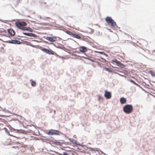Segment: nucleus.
Returning <instances> with one entry per match:
<instances>
[{
  "mask_svg": "<svg viewBox=\"0 0 155 155\" xmlns=\"http://www.w3.org/2000/svg\"><path fill=\"white\" fill-rule=\"evenodd\" d=\"M96 62L97 63V65L100 67H102V64L101 63L99 62L98 61H96Z\"/></svg>",
  "mask_w": 155,
  "mask_h": 155,
  "instance_id": "nucleus-39",
  "label": "nucleus"
},
{
  "mask_svg": "<svg viewBox=\"0 0 155 155\" xmlns=\"http://www.w3.org/2000/svg\"><path fill=\"white\" fill-rule=\"evenodd\" d=\"M149 73L153 77H155V73L151 70L149 71Z\"/></svg>",
  "mask_w": 155,
  "mask_h": 155,
  "instance_id": "nucleus-29",
  "label": "nucleus"
},
{
  "mask_svg": "<svg viewBox=\"0 0 155 155\" xmlns=\"http://www.w3.org/2000/svg\"><path fill=\"white\" fill-rule=\"evenodd\" d=\"M25 130H24L21 129L20 130H17V132L19 133H22L23 132H25Z\"/></svg>",
  "mask_w": 155,
  "mask_h": 155,
  "instance_id": "nucleus-32",
  "label": "nucleus"
},
{
  "mask_svg": "<svg viewBox=\"0 0 155 155\" xmlns=\"http://www.w3.org/2000/svg\"><path fill=\"white\" fill-rule=\"evenodd\" d=\"M103 68L104 69H105V70L107 71H108V72H111V73H112V72H113V71L111 70L110 69V68H107V67H106V66H104L103 67Z\"/></svg>",
  "mask_w": 155,
  "mask_h": 155,
  "instance_id": "nucleus-22",
  "label": "nucleus"
},
{
  "mask_svg": "<svg viewBox=\"0 0 155 155\" xmlns=\"http://www.w3.org/2000/svg\"><path fill=\"white\" fill-rule=\"evenodd\" d=\"M68 139L69 141L74 144H75L76 142H77V140H75L74 139L71 138H68Z\"/></svg>",
  "mask_w": 155,
  "mask_h": 155,
  "instance_id": "nucleus-18",
  "label": "nucleus"
},
{
  "mask_svg": "<svg viewBox=\"0 0 155 155\" xmlns=\"http://www.w3.org/2000/svg\"><path fill=\"white\" fill-rule=\"evenodd\" d=\"M54 27L55 28L54 29L61 30V29H60V28H58V26H57L56 25H54Z\"/></svg>",
  "mask_w": 155,
  "mask_h": 155,
  "instance_id": "nucleus-44",
  "label": "nucleus"
},
{
  "mask_svg": "<svg viewBox=\"0 0 155 155\" xmlns=\"http://www.w3.org/2000/svg\"><path fill=\"white\" fill-rule=\"evenodd\" d=\"M116 60H117L116 59L115 60H112L110 62H111V63L114 64H115Z\"/></svg>",
  "mask_w": 155,
  "mask_h": 155,
  "instance_id": "nucleus-36",
  "label": "nucleus"
},
{
  "mask_svg": "<svg viewBox=\"0 0 155 155\" xmlns=\"http://www.w3.org/2000/svg\"><path fill=\"white\" fill-rule=\"evenodd\" d=\"M5 42L12 44L20 45L21 42L16 39H12L5 41Z\"/></svg>",
  "mask_w": 155,
  "mask_h": 155,
  "instance_id": "nucleus-4",
  "label": "nucleus"
},
{
  "mask_svg": "<svg viewBox=\"0 0 155 155\" xmlns=\"http://www.w3.org/2000/svg\"><path fill=\"white\" fill-rule=\"evenodd\" d=\"M25 31L29 32H32L33 31V30L30 27H27L25 28Z\"/></svg>",
  "mask_w": 155,
  "mask_h": 155,
  "instance_id": "nucleus-17",
  "label": "nucleus"
},
{
  "mask_svg": "<svg viewBox=\"0 0 155 155\" xmlns=\"http://www.w3.org/2000/svg\"><path fill=\"white\" fill-rule=\"evenodd\" d=\"M57 44H58L57 45H56L54 44H53V45L55 47L57 48H59V49H62V47H63L62 46L59 45L60 44L59 43H58Z\"/></svg>",
  "mask_w": 155,
  "mask_h": 155,
  "instance_id": "nucleus-21",
  "label": "nucleus"
},
{
  "mask_svg": "<svg viewBox=\"0 0 155 155\" xmlns=\"http://www.w3.org/2000/svg\"><path fill=\"white\" fill-rule=\"evenodd\" d=\"M15 26L19 29L21 27V26L20 21H16L15 23Z\"/></svg>",
  "mask_w": 155,
  "mask_h": 155,
  "instance_id": "nucleus-15",
  "label": "nucleus"
},
{
  "mask_svg": "<svg viewBox=\"0 0 155 155\" xmlns=\"http://www.w3.org/2000/svg\"><path fill=\"white\" fill-rule=\"evenodd\" d=\"M65 32L68 35L71 36V35L72 33L71 31L69 30H66L65 31Z\"/></svg>",
  "mask_w": 155,
  "mask_h": 155,
  "instance_id": "nucleus-28",
  "label": "nucleus"
},
{
  "mask_svg": "<svg viewBox=\"0 0 155 155\" xmlns=\"http://www.w3.org/2000/svg\"><path fill=\"white\" fill-rule=\"evenodd\" d=\"M94 52L95 53H97L101 54H105V53L104 51H94Z\"/></svg>",
  "mask_w": 155,
  "mask_h": 155,
  "instance_id": "nucleus-31",
  "label": "nucleus"
},
{
  "mask_svg": "<svg viewBox=\"0 0 155 155\" xmlns=\"http://www.w3.org/2000/svg\"><path fill=\"white\" fill-rule=\"evenodd\" d=\"M133 109V107L132 104H127L123 107V111L127 114H130Z\"/></svg>",
  "mask_w": 155,
  "mask_h": 155,
  "instance_id": "nucleus-3",
  "label": "nucleus"
},
{
  "mask_svg": "<svg viewBox=\"0 0 155 155\" xmlns=\"http://www.w3.org/2000/svg\"><path fill=\"white\" fill-rule=\"evenodd\" d=\"M52 137H51V138H46L45 140L47 141H48V143L50 144L51 145V142L52 143V141H53V139L52 138Z\"/></svg>",
  "mask_w": 155,
  "mask_h": 155,
  "instance_id": "nucleus-16",
  "label": "nucleus"
},
{
  "mask_svg": "<svg viewBox=\"0 0 155 155\" xmlns=\"http://www.w3.org/2000/svg\"><path fill=\"white\" fill-rule=\"evenodd\" d=\"M71 36L77 39H80L81 37L78 34L72 33Z\"/></svg>",
  "mask_w": 155,
  "mask_h": 155,
  "instance_id": "nucleus-14",
  "label": "nucleus"
},
{
  "mask_svg": "<svg viewBox=\"0 0 155 155\" xmlns=\"http://www.w3.org/2000/svg\"><path fill=\"white\" fill-rule=\"evenodd\" d=\"M103 99V97L102 96H101L100 95H98V101H100L101 100H102Z\"/></svg>",
  "mask_w": 155,
  "mask_h": 155,
  "instance_id": "nucleus-33",
  "label": "nucleus"
},
{
  "mask_svg": "<svg viewBox=\"0 0 155 155\" xmlns=\"http://www.w3.org/2000/svg\"><path fill=\"white\" fill-rule=\"evenodd\" d=\"M105 20L106 22L109 25H110L111 28H118L116 22L113 20L111 17L107 16Z\"/></svg>",
  "mask_w": 155,
  "mask_h": 155,
  "instance_id": "nucleus-2",
  "label": "nucleus"
},
{
  "mask_svg": "<svg viewBox=\"0 0 155 155\" xmlns=\"http://www.w3.org/2000/svg\"><path fill=\"white\" fill-rule=\"evenodd\" d=\"M120 101L121 104H124L126 103L127 99L125 97H122L120 98Z\"/></svg>",
  "mask_w": 155,
  "mask_h": 155,
  "instance_id": "nucleus-13",
  "label": "nucleus"
},
{
  "mask_svg": "<svg viewBox=\"0 0 155 155\" xmlns=\"http://www.w3.org/2000/svg\"><path fill=\"white\" fill-rule=\"evenodd\" d=\"M12 130L13 131H16V132H17V129H15V128H12Z\"/></svg>",
  "mask_w": 155,
  "mask_h": 155,
  "instance_id": "nucleus-59",
  "label": "nucleus"
},
{
  "mask_svg": "<svg viewBox=\"0 0 155 155\" xmlns=\"http://www.w3.org/2000/svg\"><path fill=\"white\" fill-rule=\"evenodd\" d=\"M70 39H71V40H73V41H74V42H75V43H77L78 44V43L76 41H74V40H73V39H71V38H70Z\"/></svg>",
  "mask_w": 155,
  "mask_h": 155,
  "instance_id": "nucleus-61",
  "label": "nucleus"
},
{
  "mask_svg": "<svg viewBox=\"0 0 155 155\" xmlns=\"http://www.w3.org/2000/svg\"><path fill=\"white\" fill-rule=\"evenodd\" d=\"M92 30V31H91L89 32V33H90V34H92V33H93V31H94V30Z\"/></svg>",
  "mask_w": 155,
  "mask_h": 155,
  "instance_id": "nucleus-60",
  "label": "nucleus"
},
{
  "mask_svg": "<svg viewBox=\"0 0 155 155\" xmlns=\"http://www.w3.org/2000/svg\"><path fill=\"white\" fill-rule=\"evenodd\" d=\"M43 132L49 136H52L54 135H60V134L62 135L64 137H66L65 135L63 133L59 131L58 130L53 129H51L48 130H44Z\"/></svg>",
  "mask_w": 155,
  "mask_h": 155,
  "instance_id": "nucleus-1",
  "label": "nucleus"
},
{
  "mask_svg": "<svg viewBox=\"0 0 155 155\" xmlns=\"http://www.w3.org/2000/svg\"><path fill=\"white\" fill-rule=\"evenodd\" d=\"M36 24L41 25H42L43 26H44V25L50 26V24L48 23H37Z\"/></svg>",
  "mask_w": 155,
  "mask_h": 155,
  "instance_id": "nucleus-23",
  "label": "nucleus"
},
{
  "mask_svg": "<svg viewBox=\"0 0 155 155\" xmlns=\"http://www.w3.org/2000/svg\"><path fill=\"white\" fill-rule=\"evenodd\" d=\"M43 38H45L50 42H53L57 40L56 37L54 36L53 37L50 36H43Z\"/></svg>",
  "mask_w": 155,
  "mask_h": 155,
  "instance_id": "nucleus-5",
  "label": "nucleus"
},
{
  "mask_svg": "<svg viewBox=\"0 0 155 155\" xmlns=\"http://www.w3.org/2000/svg\"><path fill=\"white\" fill-rule=\"evenodd\" d=\"M81 57L83 58H84V59H89L88 58H87V57H85L84 56H82Z\"/></svg>",
  "mask_w": 155,
  "mask_h": 155,
  "instance_id": "nucleus-52",
  "label": "nucleus"
},
{
  "mask_svg": "<svg viewBox=\"0 0 155 155\" xmlns=\"http://www.w3.org/2000/svg\"><path fill=\"white\" fill-rule=\"evenodd\" d=\"M53 111V110L52 109L51 110H50V111H49V113H51Z\"/></svg>",
  "mask_w": 155,
  "mask_h": 155,
  "instance_id": "nucleus-62",
  "label": "nucleus"
},
{
  "mask_svg": "<svg viewBox=\"0 0 155 155\" xmlns=\"http://www.w3.org/2000/svg\"><path fill=\"white\" fill-rule=\"evenodd\" d=\"M68 48H69L71 50H74L76 49V48H74L70 46L68 47Z\"/></svg>",
  "mask_w": 155,
  "mask_h": 155,
  "instance_id": "nucleus-54",
  "label": "nucleus"
},
{
  "mask_svg": "<svg viewBox=\"0 0 155 155\" xmlns=\"http://www.w3.org/2000/svg\"><path fill=\"white\" fill-rule=\"evenodd\" d=\"M23 34L26 36L30 37H34L35 38H37L39 37L37 35H36L35 33H27V32H23Z\"/></svg>",
  "mask_w": 155,
  "mask_h": 155,
  "instance_id": "nucleus-6",
  "label": "nucleus"
},
{
  "mask_svg": "<svg viewBox=\"0 0 155 155\" xmlns=\"http://www.w3.org/2000/svg\"><path fill=\"white\" fill-rule=\"evenodd\" d=\"M21 23V25L22 26H26L27 25V24L26 22L24 21H20Z\"/></svg>",
  "mask_w": 155,
  "mask_h": 155,
  "instance_id": "nucleus-30",
  "label": "nucleus"
},
{
  "mask_svg": "<svg viewBox=\"0 0 155 155\" xmlns=\"http://www.w3.org/2000/svg\"><path fill=\"white\" fill-rule=\"evenodd\" d=\"M54 152L56 154H58L59 155H62V154L61 153H59L57 151H54Z\"/></svg>",
  "mask_w": 155,
  "mask_h": 155,
  "instance_id": "nucleus-47",
  "label": "nucleus"
},
{
  "mask_svg": "<svg viewBox=\"0 0 155 155\" xmlns=\"http://www.w3.org/2000/svg\"><path fill=\"white\" fill-rule=\"evenodd\" d=\"M2 130H5V132L6 133H7V132H9V131L8 130L7 128L6 127H4L3 128H2Z\"/></svg>",
  "mask_w": 155,
  "mask_h": 155,
  "instance_id": "nucleus-40",
  "label": "nucleus"
},
{
  "mask_svg": "<svg viewBox=\"0 0 155 155\" xmlns=\"http://www.w3.org/2000/svg\"><path fill=\"white\" fill-rule=\"evenodd\" d=\"M53 139V141H52V144L57 145V146H61L63 144V143L61 142L58 140H57L55 139L53 137H52Z\"/></svg>",
  "mask_w": 155,
  "mask_h": 155,
  "instance_id": "nucleus-9",
  "label": "nucleus"
},
{
  "mask_svg": "<svg viewBox=\"0 0 155 155\" xmlns=\"http://www.w3.org/2000/svg\"><path fill=\"white\" fill-rule=\"evenodd\" d=\"M54 51H52V50L51 49H49L48 50L47 54H53V55L54 52Z\"/></svg>",
  "mask_w": 155,
  "mask_h": 155,
  "instance_id": "nucleus-25",
  "label": "nucleus"
},
{
  "mask_svg": "<svg viewBox=\"0 0 155 155\" xmlns=\"http://www.w3.org/2000/svg\"><path fill=\"white\" fill-rule=\"evenodd\" d=\"M23 97L25 99H27L29 97V95L27 93H24L23 95Z\"/></svg>",
  "mask_w": 155,
  "mask_h": 155,
  "instance_id": "nucleus-27",
  "label": "nucleus"
},
{
  "mask_svg": "<svg viewBox=\"0 0 155 155\" xmlns=\"http://www.w3.org/2000/svg\"><path fill=\"white\" fill-rule=\"evenodd\" d=\"M7 133L8 134V135H9V136H13L14 137H16L15 136H13V135L12 134H10L9 133V132H7V133Z\"/></svg>",
  "mask_w": 155,
  "mask_h": 155,
  "instance_id": "nucleus-50",
  "label": "nucleus"
},
{
  "mask_svg": "<svg viewBox=\"0 0 155 155\" xmlns=\"http://www.w3.org/2000/svg\"><path fill=\"white\" fill-rule=\"evenodd\" d=\"M74 56H76V57H80V58H77V59H79V60H82V61H83V60L82 59H81V56H79V55H78L76 54H74Z\"/></svg>",
  "mask_w": 155,
  "mask_h": 155,
  "instance_id": "nucleus-38",
  "label": "nucleus"
},
{
  "mask_svg": "<svg viewBox=\"0 0 155 155\" xmlns=\"http://www.w3.org/2000/svg\"><path fill=\"white\" fill-rule=\"evenodd\" d=\"M104 96L106 99H110L111 97V92L110 91H108L107 90H105Z\"/></svg>",
  "mask_w": 155,
  "mask_h": 155,
  "instance_id": "nucleus-7",
  "label": "nucleus"
},
{
  "mask_svg": "<svg viewBox=\"0 0 155 155\" xmlns=\"http://www.w3.org/2000/svg\"><path fill=\"white\" fill-rule=\"evenodd\" d=\"M30 81L31 82V85L32 86L34 87L36 85V83L35 81L32 79H30Z\"/></svg>",
  "mask_w": 155,
  "mask_h": 155,
  "instance_id": "nucleus-24",
  "label": "nucleus"
},
{
  "mask_svg": "<svg viewBox=\"0 0 155 155\" xmlns=\"http://www.w3.org/2000/svg\"><path fill=\"white\" fill-rule=\"evenodd\" d=\"M48 18H50L49 17H46L44 19H48Z\"/></svg>",
  "mask_w": 155,
  "mask_h": 155,
  "instance_id": "nucleus-63",
  "label": "nucleus"
},
{
  "mask_svg": "<svg viewBox=\"0 0 155 155\" xmlns=\"http://www.w3.org/2000/svg\"><path fill=\"white\" fill-rule=\"evenodd\" d=\"M73 53H78V54L80 53L79 51H73Z\"/></svg>",
  "mask_w": 155,
  "mask_h": 155,
  "instance_id": "nucleus-51",
  "label": "nucleus"
},
{
  "mask_svg": "<svg viewBox=\"0 0 155 155\" xmlns=\"http://www.w3.org/2000/svg\"><path fill=\"white\" fill-rule=\"evenodd\" d=\"M28 133H31L33 132L31 130H28Z\"/></svg>",
  "mask_w": 155,
  "mask_h": 155,
  "instance_id": "nucleus-56",
  "label": "nucleus"
},
{
  "mask_svg": "<svg viewBox=\"0 0 155 155\" xmlns=\"http://www.w3.org/2000/svg\"><path fill=\"white\" fill-rule=\"evenodd\" d=\"M32 41H35V42H39V41H38V40H35V39H33V40H31Z\"/></svg>",
  "mask_w": 155,
  "mask_h": 155,
  "instance_id": "nucleus-53",
  "label": "nucleus"
},
{
  "mask_svg": "<svg viewBox=\"0 0 155 155\" xmlns=\"http://www.w3.org/2000/svg\"><path fill=\"white\" fill-rule=\"evenodd\" d=\"M7 31L8 34L10 35L13 36L15 35V31L12 28L8 29Z\"/></svg>",
  "mask_w": 155,
  "mask_h": 155,
  "instance_id": "nucleus-10",
  "label": "nucleus"
},
{
  "mask_svg": "<svg viewBox=\"0 0 155 155\" xmlns=\"http://www.w3.org/2000/svg\"><path fill=\"white\" fill-rule=\"evenodd\" d=\"M3 29V31H1V32H5V33H6V31L4 29Z\"/></svg>",
  "mask_w": 155,
  "mask_h": 155,
  "instance_id": "nucleus-55",
  "label": "nucleus"
},
{
  "mask_svg": "<svg viewBox=\"0 0 155 155\" xmlns=\"http://www.w3.org/2000/svg\"><path fill=\"white\" fill-rule=\"evenodd\" d=\"M3 109V108L2 107H0V110H2Z\"/></svg>",
  "mask_w": 155,
  "mask_h": 155,
  "instance_id": "nucleus-64",
  "label": "nucleus"
},
{
  "mask_svg": "<svg viewBox=\"0 0 155 155\" xmlns=\"http://www.w3.org/2000/svg\"><path fill=\"white\" fill-rule=\"evenodd\" d=\"M58 18L61 19V20H62L64 22L66 23L65 21L62 19V18L60 16H58Z\"/></svg>",
  "mask_w": 155,
  "mask_h": 155,
  "instance_id": "nucleus-48",
  "label": "nucleus"
},
{
  "mask_svg": "<svg viewBox=\"0 0 155 155\" xmlns=\"http://www.w3.org/2000/svg\"><path fill=\"white\" fill-rule=\"evenodd\" d=\"M39 3H40V4H42V3H43L45 5H46V2H41L40 1H39Z\"/></svg>",
  "mask_w": 155,
  "mask_h": 155,
  "instance_id": "nucleus-57",
  "label": "nucleus"
},
{
  "mask_svg": "<svg viewBox=\"0 0 155 155\" xmlns=\"http://www.w3.org/2000/svg\"><path fill=\"white\" fill-rule=\"evenodd\" d=\"M86 147L87 148L89 149H90V150L93 151L95 150H97V148H93L90 147H88L87 146Z\"/></svg>",
  "mask_w": 155,
  "mask_h": 155,
  "instance_id": "nucleus-26",
  "label": "nucleus"
},
{
  "mask_svg": "<svg viewBox=\"0 0 155 155\" xmlns=\"http://www.w3.org/2000/svg\"><path fill=\"white\" fill-rule=\"evenodd\" d=\"M115 65L122 68H124L126 66L125 65L121 63L120 61H118L117 59L116 60Z\"/></svg>",
  "mask_w": 155,
  "mask_h": 155,
  "instance_id": "nucleus-11",
  "label": "nucleus"
},
{
  "mask_svg": "<svg viewBox=\"0 0 155 155\" xmlns=\"http://www.w3.org/2000/svg\"><path fill=\"white\" fill-rule=\"evenodd\" d=\"M63 143V144H64L65 145H69L70 144V143L68 142H62Z\"/></svg>",
  "mask_w": 155,
  "mask_h": 155,
  "instance_id": "nucleus-41",
  "label": "nucleus"
},
{
  "mask_svg": "<svg viewBox=\"0 0 155 155\" xmlns=\"http://www.w3.org/2000/svg\"><path fill=\"white\" fill-rule=\"evenodd\" d=\"M25 41V42H26V44L28 45H29V46H31L33 48L35 47V45H33L30 42H29L28 41Z\"/></svg>",
  "mask_w": 155,
  "mask_h": 155,
  "instance_id": "nucleus-20",
  "label": "nucleus"
},
{
  "mask_svg": "<svg viewBox=\"0 0 155 155\" xmlns=\"http://www.w3.org/2000/svg\"><path fill=\"white\" fill-rule=\"evenodd\" d=\"M53 55H55L57 57H61L59 55L55 52H54Z\"/></svg>",
  "mask_w": 155,
  "mask_h": 155,
  "instance_id": "nucleus-43",
  "label": "nucleus"
},
{
  "mask_svg": "<svg viewBox=\"0 0 155 155\" xmlns=\"http://www.w3.org/2000/svg\"><path fill=\"white\" fill-rule=\"evenodd\" d=\"M75 144H76V145H79L80 146H81L82 147H86V145H81L79 143H77V142H76V143Z\"/></svg>",
  "mask_w": 155,
  "mask_h": 155,
  "instance_id": "nucleus-35",
  "label": "nucleus"
},
{
  "mask_svg": "<svg viewBox=\"0 0 155 155\" xmlns=\"http://www.w3.org/2000/svg\"><path fill=\"white\" fill-rule=\"evenodd\" d=\"M81 39L83 41H85L87 42H89V40L87 38H81Z\"/></svg>",
  "mask_w": 155,
  "mask_h": 155,
  "instance_id": "nucleus-34",
  "label": "nucleus"
},
{
  "mask_svg": "<svg viewBox=\"0 0 155 155\" xmlns=\"http://www.w3.org/2000/svg\"><path fill=\"white\" fill-rule=\"evenodd\" d=\"M128 80L131 82L133 84H134L136 86H137L138 87H139L140 88H142V87H141V86L139 85L136 82L134 81L133 80L131 79H128Z\"/></svg>",
  "mask_w": 155,
  "mask_h": 155,
  "instance_id": "nucleus-12",
  "label": "nucleus"
},
{
  "mask_svg": "<svg viewBox=\"0 0 155 155\" xmlns=\"http://www.w3.org/2000/svg\"><path fill=\"white\" fill-rule=\"evenodd\" d=\"M25 27H21L19 29L23 31H25Z\"/></svg>",
  "mask_w": 155,
  "mask_h": 155,
  "instance_id": "nucleus-42",
  "label": "nucleus"
},
{
  "mask_svg": "<svg viewBox=\"0 0 155 155\" xmlns=\"http://www.w3.org/2000/svg\"><path fill=\"white\" fill-rule=\"evenodd\" d=\"M62 155H70L68 153L66 152H64L63 153Z\"/></svg>",
  "mask_w": 155,
  "mask_h": 155,
  "instance_id": "nucleus-49",
  "label": "nucleus"
},
{
  "mask_svg": "<svg viewBox=\"0 0 155 155\" xmlns=\"http://www.w3.org/2000/svg\"><path fill=\"white\" fill-rule=\"evenodd\" d=\"M79 49V51L80 53H84L85 52L87 51V47L84 46H80Z\"/></svg>",
  "mask_w": 155,
  "mask_h": 155,
  "instance_id": "nucleus-8",
  "label": "nucleus"
},
{
  "mask_svg": "<svg viewBox=\"0 0 155 155\" xmlns=\"http://www.w3.org/2000/svg\"><path fill=\"white\" fill-rule=\"evenodd\" d=\"M0 21L2 22H4L5 23H6V22L7 21H8V20H3L2 19H0Z\"/></svg>",
  "mask_w": 155,
  "mask_h": 155,
  "instance_id": "nucleus-45",
  "label": "nucleus"
},
{
  "mask_svg": "<svg viewBox=\"0 0 155 155\" xmlns=\"http://www.w3.org/2000/svg\"><path fill=\"white\" fill-rule=\"evenodd\" d=\"M9 116L0 114V117H8Z\"/></svg>",
  "mask_w": 155,
  "mask_h": 155,
  "instance_id": "nucleus-46",
  "label": "nucleus"
},
{
  "mask_svg": "<svg viewBox=\"0 0 155 155\" xmlns=\"http://www.w3.org/2000/svg\"><path fill=\"white\" fill-rule=\"evenodd\" d=\"M114 73H115V74H118L119 75H120V76H123V75H121V74H119V73H118L117 72H114Z\"/></svg>",
  "mask_w": 155,
  "mask_h": 155,
  "instance_id": "nucleus-58",
  "label": "nucleus"
},
{
  "mask_svg": "<svg viewBox=\"0 0 155 155\" xmlns=\"http://www.w3.org/2000/svg\"><path fill=\"white\" fill-rule=\"evenodd\" d=\"M41 48H40L42 51L43 52L45 53H47L48 50L47 48H45L41 47Z\"/></svg>",
  "mask_w": 155,
  "mask_h": 155,
  "instance_id": "nucleus-19",
  "label": "nucleus"
},
{
  "mask_svg": "<svg viewBox=\"0 0 155 155\" xmlns=\"http://www.w3.org/2000/svg\"><path fill=\"white\" fill-rule=\"evenodd\" d=\"M2 111L3 112H5V113H7V112L9 113L10 112V111L6 109L5 108L4 109H3Z\"/></svg>",
  "mask_w": 155,
  "mask_h": 155,
  "instance_id": "nucleus-37",
  "label": "nucleus"
}]
</instances>
